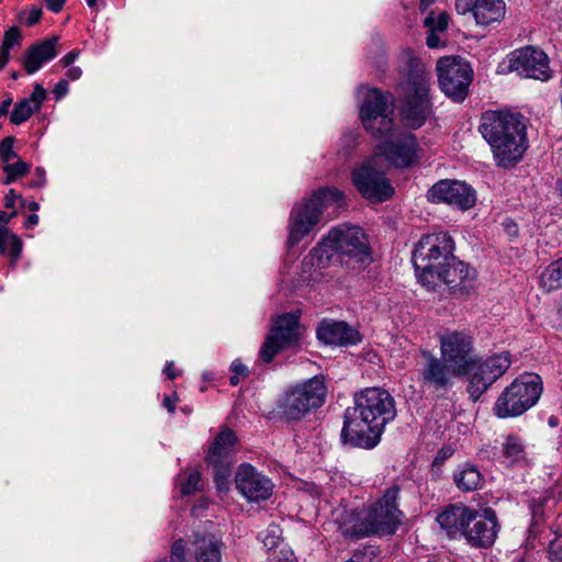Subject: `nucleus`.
Listing matches in <instances>:
<instances>
[{"instance_id": "f257e3e1", "label": "nucleus", "mask_w": 562, "mask_h": 562, "mask_svg": "<svg viewBox=\"0 0 562 562\" xmlns=\"http://www.w3.org/2000/svg\"><path fill=\"white\" fill-rule=\"evenodd\" d=\"M394 104L390 93L369 89L360 106L361 122L373 137L385 138L376 147V155L384 156L392 165L409 167L418 160L416 136L408 132H394Z\"/></svg>"}, {"instance_id": "f03ea898", "label": "nucleus", "mask_w": 562, "mask_h": 562, "mask_svg": "<svg viewBox=\"0 0 562 562\" xmlns=\"http://www.w3.org/2000/svg\"><path fill=\"white\" fill-rule=\"evenodd\" d=\"M395 416V401L389 391L366 387L355 394L353 406L345 411L341 441L351 447L372 449Z\"/></svg>"}, {"instance_id": "7ed1b4c3", "label": "nucleus", "mask_w": 562, "mask_h": 562, "mask_svg": "<svg viewBox=\"0 0 562 562\" xmlns=\"http://www.w3.org/2000/svg\"><path fill=\"white\" fill-rule=\"evenodd\" d=\"M479 130L498 167H514L528 148L527 125L520 113L485 112Z\"/></svg>"}, {"instance_id": "20e7f679", "label": "nucleus", "mask_w": 562, "mask_h": 562, "mask_svg": "<svg viewBox=\"0 0 562 562\" xmlns=\"http://www.w3.org/2000/svg\"><path fill=\"white\" fill-rule=\"evenodd\" d=\"M308 256L312 263L319 268L340 263L355 271L364 269L373 261L369 239L363 229L347 224L331 228Z\"/></svg>"}, {"instance_id": "39448f33", "label": "nucleus", "mask_w": 562, "mask_h": 562, "mask_svg": "<svg viewBox=\"0 0 562 562\" xmlns=\"http://www.w3.org/2000/svg\"><path fill=\"white\" fill-rule=\"evenodd\" d=\"M400 58L401 72L405 77V81L402 83L405 95L401 108V116L408 127L418 128L431 114L430 75L412 49L404 50Z\"/></svg>"}, {"instance_id": "423d86ee", "label": "nucleus", "mask_w": 562, "mask_h": 562, "mask_svg": "<svg viewBox=\"0 0 562 562\" xmlns=\"http://www.w3.org/2000/svg\"><path fill=\"white\" fill-rule=\"evenodd\" d=\"M400 491L398 485L386 488L380 499L344 524L342 533L356 539L394 535L403 517L397 504Z\"/></svg>"}, {"instance_id": "0eeeda50", "label": "nucleus", "mask_w": 562, "mask_h": 562, "mask_svg": "<svg viewBox=\"0 0 562 562\" xmlns=\"http://www.w3.org/2000/svg\"><path fill=\"white\" fill-rule=\"evenodd\" d=\"M454 241L446 233L428 234L420 238L413 251L412 261L419 282L435 289V274L445 265L453 261Z\"/></svg>"}, {"instance_id": "6e6552de", "label": "nucleus", "mask_w": 562, "mask_h": 562, "mask_svg": "<svg viewBox=\"0 0 562 562\" xmlns=\"http://www.w3.org/2000/svg\"><path fill=\"white\" fill-rule=\"evenodd\" d=\"M326 394L325 376L318 374L289 387L279 398L277 407L286 420H301L325 403Z\"/></svg>"}, {"instance_id": "1a4fd4ad", "label": "nucleus", "mask_w": 562, "mask_h": 562, "mask_svg": "<svg viewBox=\"0 0 562 562\" xmlns=\"http://www.w3.org/2000/svg\"><path fill=\"white\" fill-rule=\"evenodd\" d=\"M344 198L336 188H322L302 204L292 209L289 223V246L297 245L317 224L325 205L338 203Z\"/></svg>"}, {"instance_id": "9d476101", "label": "nucleus", "mask_w": 562, "mask_h": 562, "mask_svg": "<svg viewBox=\"0 0 562 562\" xmlns=\"http://www.w3.org/2000/svg\"><path fill=\"white\" fill-rule=\"evenodd\" d=\"M541 392L542 383L539 375H521L503 391L493 411L499 418L519 416L538 402Z\"/></svg>"}, {"instance_id": "9b49d317", "label": "nucleus", "mask_w": 562, "mask_h": 562, "mask_svg": "<svg viewBox=\"0 0 562 562\" xmlns=\"http://www.w3.org/2000/svg\"><path fill=\"white\" fill-rule=\"evenodd\" d=\"M440 356L452 368L454 376H465L471 372L476 356L474 339L469 331L446 329L441 333Z\"/></svg>"}, {"instance_id": "f8f14e48", "label": "nucleus", "mask_w": 562, "mask_h": 562, "mask_svg": "<svg viewBox=\"0 0 562 562\" xmlns=\"http://www.w3.org/2000/svg\"><path fill=\"white\" fill-rule=\"evenodd\" d=\"M510 363L509 352H501L486 359L476 355L471 372L468 374L467 390L470 397L476 402L509 369Z\"/></svg>"}, {"instance_id": "ddd939ff", "label": "nucleus", "mask_w": 562, "mask_h": 562, "mask_svg": "<svg viewBox=\"0 0 562 562\" xmlns=\"http://www.w3.org/2000/svg\"><path fill=\"white\" fill-rule=\"evenodd\" d=\"M438 81L442 92L453 101H463L472 81V68L461 57L446 56L437 63Z\"/></svg>"}, {"instance_id": "4468645a", "label": "nucleus", "mask_w": 562, "mask_h": 562, "mask_svg": "<svg viewBox=\"0 0 562 562\" xmlns=\"http://www.w3.org/2000/svg\"><path fill=\"white\" fill-rule=\"evenodd\" d=\"M351 180L361 196L370 202L380 203L394 194V188L385 175L373 162L367 161L351 173Z\"/></svg>"}, {"instance_id": "2eb2a0df", "label": "nucleus", "mask_w": 562, "mask_h": 562, "mask_svg": "<svg viewBox=\"0 0 562 562\" xmlns=\"http://www.w3.org/2000/svg\"><path fill=\"white\" fill-rule=\"evenodd\" d=\"M297 328L299 317L294 314L278 316L260 348V358L265 362H270L280 350L295 344L299 340Z\"/></svg>"}, {"instance_id": "dca6fc26", "label": "nucleus", "mask_w": 562, "mask_h": 562, "mask_svg": "<svg viewBox=\"0 0 562 562\" xmlns=\"http://www.w3.org/2000/svg\"><path fill=\"white\" fill-rule=\"evenodd\" d=\"M508 67L525 78L547 81L552 76L547 54L532 46L514 50L509 55Z\"/></svg>"}, {"instance_id": "f3484780", "label": "nucleus", "mask_w": 562, "mask_h": 562, "mask_svg": "<svg viewBox=\"0 0 562 562\" xmlns=\"http://www.w3.org/2000/svg\"><path fill=\"white\" fill-rule=\"evenodd\" d=\"M427 199L432 203H446L464 211L474 206L476 194L465 182L443 179L428 190Z\"/></svg>"}, {"instance_id": "a211bd4d", "label": "nucleus", "mask_w": 562, "mask_h": 562, "mask_svg": "<svg viewBox=\"0 0 562 562\" xmlns=\"http://www.w3.org/2000/svg\"><path fill=\"white\" fill-rule=\"evenodd\" d=\"M434 277L435 286L438 282H443L456 296L469 295L475 289V269L460 261L456 256L453 261L450 260L449 265H445Z\"/></svg>"}, {"instance_id": "6ab92c4d", "label": "nucleus", "mask_w": 562, "mask_h": 562, "mask_svg": "<svg viewBox=\"0 0 562 562\" xmlns=\"http://www.w3.org/2000/svg\"><path fill=\"white\" fill-rule=\"evenodd\" d=\"M498 530L497 517L492 508L475 509L463 539L473 548L487 549L494 544Z\"/></svg>"}, {"instance_id": "aec40b11", "label": "nucleus", "mask_w": 562, "mask_h": 562, "mask_svg": "<svg viewBox=\"0 0 562 562\" xmlns=\"http://www.w3.org/2000/svg\"><path fill=\"white\" fill-rule=\"evenodd\" d=\"M236 488L249 502H260L272 494V482L248 463L241 464L235 476Z\"/></svg>"}, {"instance_id": "412c9836", "label": "nucleus", "mask_w": 562, "mask_h": 562, "mask_svg": "<svg viewBox=\"0 0 562 562\" xmlns=\"http://www.w3.org/2000/svg\"><path fill=\"white\" fill-rule=\"evenodd\" d=\"M454 7L459 14L471 13L482 26L499 23L506 13L503 0H456Z\"/></svg>"}, {"instance_id": "4be33fe9", "label": "nucleus", "mask_w": 562, "mask_h": 562, "mask_svg": "<svg viewBox=\"0 0 562 562\" xmlns=\"http://www.w3.org/2000/svg\"><path fill=\"white\" fill-rule=\"evenodd\" d=\"M475 508L454 503L445 506L437 516V522L450 539H463Z\"/></svg>"}, {"instance_id": "5701e85b", "label": "nucleus", "mask_w": 562, "mask_h": 562, "mask_svg": "<svg viewBox=\"0 0 562 562\" xmlns=\"http://www.w3.org/2000/svg\"><path fill=\"white\" fill-rule=\"evenodd\" d=\"M425 364L420 370L422 385L435 390H446L452 385V368L441 357L437 358L429 351H423Z\"/></svg>"}, {"instance_id": "b1692460", "label": "nucleus", "mask_w": 562, "mask_h": 562, "mask_svg": "<svg viewBox=\"0 0 562 562\" xmlns=\"http://www.w3.org/2000/svg\"><path fill=\"white\" fill-rule=\"evenodd\" d=\"M316 335L326 345L348 346L360 341L359 333L345 322L323 321Z\"/></svg>"}, {"instance_id": "393cba45", "label": "nucleus", "mask_w": 562, "mask_h": 562, "mask_svg": "<svg viewBox=\"0 0 562 562\" xmlns=\"http://www.w3.org/2000/svg\"><path fill=\"white\" fill-rule=\"evenodd\" d=\"M58 37L45 38L29 47L23 57V67L29 75L38 71L45 63L53 60L57 54Z\"/></svg>"}, {"instance_id": "a878e982", "label": "nucleus", "mask_w": 562, "mask_h": 562, "mask_svg": "<svg viewBox=\"0 0 562 562\" xmlns=\"http://www.w3.org/2000/svg\"><path fill=\"white\" fill-rule=\"evenodd\" d=\"M237 442L236 434L228 428H224L214 439L210 447L206 461L220 462L232 461V454Z\"/></svg>"}, {"instance_id": "bb28decb", "label": "nucleus", "mask_w": 562, "mask_h": 562, "mask_svg": "<svg viewBox=\"0 0 562 562\" xmlns=\"http://www.w3.org/2000/svg\"><path fill=\"white\" fill-rule=\"evenodd\" d=\"M449 14L445 11L436 14L431 11L424 21V25L428 29L426 44L429 48H437L440 46L441 41L438 33H442L448 29Z\"/></svg>"}, {"instance_id": "cd10ccee", "label": "nucleus", "mask_w": 562, "mask_h": 562, "mask_svg": "<svg viewBox=\"0 0 562 562\" xmlns=\"http://www.w3.org/2000/svg\"><path fill=\"white\" fill-rule=\"evenodd\" d=\"M457 487L463 492H471L480 488L483 484V476L479 469L472 464H464L453 475Z\"/></svg>"}, {"instance_id": "c85d7f7f", "label": "nucleus", "mask_w": 562, "mask_h": 562, "mask_svg": "<svg viewBox=\"0 0 562 562\" xmlns=\"http://www.w3.org/2000/svg\"><path fill=\"white\" fill-rule=\"evenodd\" d=\"M193 546L196 562L221 561L220 544L214 537H196Z\"/></svg>"}, {"instance_id": "c756f323", "label": "nucleus", "mask_w": 562, "mask_h": 562, "mask_svg": "<svg viewBox=\"0 0 562 562\" xmlns=\"http://www.w3.org/2000/svg\"><path fill=\"white\" fill-rule=\"evenodd\" d=\"M502 456L508 464L525 460V445L521 438L516 435H507L502 443Z\"/></svg>"}, {"instance_id": "7c9ffc66", "label": "nucleus", "mask_w": 562, "mask_h": 562, "mask_svg": "<svg viewBox=\"0 0 562 562\" xmlns=\"http://www.w3.org/2000/svg\"><path fill=\"white\" fill-rule=\"evenodd\" d=\"M540 286L546 292H552L562 288V266L559 260L552 261L540 274Z\"/></svg>"}, {"instance_id": "2f4dec72", "label": "nucleus", "mask_w": 562, "mask_h": 562, "mask_svg": "<svg viewBox=\"0 0 562 562\" xmlns=\"http://www.w3.org/2000/svg\"><path fill=\"white\" fill-rule=\"evenodd\" d=\"M213 468L214 481L220 491L228 488V479L231 476L232 461L207 462Z\"/></svg>"}, {"instance_id": "473e14b6", "label": "nucleus", "mask_w": 562, "mask_h": 562, "mask_svg": "<svg viewBox=\"0 0 562 562\" xmlns=\"http://www.w3.org/2000/svg\"><path fill=\"white\" fill-rule=\"evenodd\" d=\"M34 112L36 111L32 106L31 100L23 99L20 102L15 103L10 114V122L14 125H20L27 121Z\"/></svg>"}, {"instance_id": "72a5a7b5", "label": "nucleus", "mask_w": 562, "mask_h": 562, "mask_svg": "<svg viewBox=\"0 0 562 562\" xmlns=\"http://www.w3.org/2000/svg\"><path fill=\"white\" fill-rule=\"evenodd\" d=\"M30 165L23 161L22 159H18L15 162H8L3 166V171L7 177L4 180L5 184H10L14 182L18 178L23 177L30 172Z\"/></svg>"}, {"instance_id": "f704fd0d", "label": "nucleus", "mask_w": 562, "mask_h": 562, "mask_svg": "<svg viewBox=\"0 0 562 562\" xmlns=\"http://www.w3.org/2000/svg\"><path fill=\"white\" fill-rule=\"evenodd\" d=\"M7 246L9 247V254L12 257V259L18 260L21 256L23 247L21 238L16 234L9 232L8 235H3L2 237V246L0 248V254L5 252Z\"/></svg>"}, {"instance_id": "c9c22d12", "label": "nucleus", "mask_w": 562, "mask_h": 562, "mask_svg": "<svg viewBox=\"0 0 562 562\" xmlns=\"http://www.w3.org/2000/svg\"><path fill=\"white\" fill-rule=\"evenodd\" d=\"M282 541V530L278 525H270L261 533V542L268 550L277 549Z\"/></svg>"}, {"instance_id": "e433bc0d", "label": "nucleus", "mask_w": 562, "mask_h": 562, "mask_svg": "<svg viewBox=\"0 0 562 562\" xmlns=\"http://www.w3.org/2000/svg\"><path fill=\"white\" fill-rule=\"evenodd\" d=\"M201 476L196 470H192L189 473H184L180 476L179 484L182 494H191L200 490Z\"/></svg>"}, {"instance_id": "4c0bfd02", "label": "nucleus", "mask_w": 562, "mask_h": 562, "mask_svg": "<svg viewBox=\"0 0 562 562\" xmlns=\"http://www.w3.org/2000/svg\"><path fill=\"white\" fill-rule=\"evenodd\" d=\"M14 140L13 136H8L0 143V159L4 165L18 157V154L13 149Z\"/></svg>"}, {"instance_id": "58836bf2", "label": "nucleus", "mask_w": 562, "mask_h": 562, "mask_svg": "<svg viewBox=\"0 0 562 562\" xmlns=\"http://www.w3.org/2000/svg\"><path fill=\"white\" fill-rule=\"evenodd\" d=\"M351 558L357 562H378L379 550L373 546H368L356 550Z\"/></svg>"}, {"instance_id": "ea45409f", "label": "nucleus", "mask_w": 562, "mask_h": 562, "mask_svg": "<svg viewBox=\"0 0 562 562\" xmlns=\"http://www.w3.org/2000/svg\"><path fill=\"white\" fill-rule=\"evenodd\" d=\"M21 40L22 35L19 27L12 26L8 31H5L1 46L11 49L13 46L19 45L21 43Z\"/></svg>"}, {"instance_id": "a19ab883", "label": "nucleus", "mask_w": 562, "mask_h": 562, "mask_svg": "<svg viewBox=\"0 0 562 562\" xmlns=\"http://www.w3.org/2000/svg\"><path fill=\"white\" fill-rule=\"evenodd\" d=\"M548 559L550 562H562V537H558L550 542Z\"/></svg>"}, {"instance_id": "79ce46f5", "label": "nucleus", "mask_w": 562, "mask_h": 562, "mask_svg": "<svg viewBox=\"0 0 562 562\" xmlns=\"http://www.w3.org/2000/svg\"><path fill=\"white\" fill-rule=\"evenodd\" d=\"M45 98H46L45 89L40 83H36L34 86V90H33L31 97L26 98L25 100H31L32 106L35 109V111H38L41 109V105L44 102Z\"/></svg>"}, {"instance_id": "37998d69", "label": "nucleus", "mask_w": 562, "mask_h": 562, "mask_svg": "<svg viewBox=\"0 0 562 562\" xmlns=\"http://www.w3.org/2000/svg\"><path fill=\"white\" fill-rule=\"evenodd\" d=\"M171 559L179 562H187L184 559V542L182 539L177 540L171 548Z\"/></svg>"}, {"instance_id": "c03bdc74", "label": "nucleus", "mask_w": 562, "mask_h": 562, "mask_svg": "<svg viewBox=\"0 0 562 562\" xmlns=\"http://www.w3.org/2000/svg\"><path fill=\"white\" fill-rule=\"evenodd\" d=\"M278 562H294L295 555L289 547H282L276 554Z\"/></svg>"}, {"instance_id": "a18cd8bd", "label": "nucleus", "mask_w": 562, "mask_h": 562, "mask_svg": "<svg viewBox=\"0 0 562 562\" xmlns=\"http://www.w3.org/2000/svg\"><path fill=\"white\" fill-rule=\"evenodd\" d=\"M68 81L66 79H61L59 80L56 85H55V88L53 90L56 99H61L64 98L67 92H68Z\"/></svg>"}, {"instance_id": "49530a36", "label": "nucleus", "mask_w": 562, "mask_h": 562, "mask_svg": "<svg viewBox=\"0 0 562 562\" xmlns=\"http://www.w3.org/2000/svg\"><path fill=\"white\" fill-rule=\"evenodd\" d=\"M35 175H36V179L31 181L30 187H32V188L43 187L46 182L44 169L41 167H37L35 169Z\"/></svg>"}, {"instance_id": "de8ad7c7", "label": "nucleus", "mask_w": 562, "mask_h": 562, "mask_svg": "<svg viewBox=\"0 0 562 562\" xmlns=\"http://www.w3.org/2000/svg\"><path fill=\"white\" fill-rule=\"evenodd\" d=\"M41 16H42V9L40 8H33L30 12H29V16L26 19V24L29 26H32L34 24H36L40 20H41Z\"/></svg>"}, {"instance_id": "09e8293b", "label": "nucleus", "mask_w": 562, "mask_h": 562, "mask_svg": "<svg viewBox=\"0 0 562 562\" xmlns=\"http://www.w3.org/2000/svg\"><path fill=\"white\" fill-rule=\"evenodd\" d=\"M67 0H46V7L49 11L58 13L64 8Z\"/></svg>"}, {"instance_id": "8fccbe9b", "label": "nucleus", "mask_w": 562, "mask_h": 562, "mask_svg": "<svg viewBox=\"0 0 562 562\" xmlns=\"http://www.w3.org/2000/svg\"><path fill=\"white\" fill-rule=\"evenodd\" d=\"M79 56L78 50H71L67 55H65L59 63L63 65V67L70 66Z\"/></svg>"}, {"instance_id": "3c124183", "label": "nucleus", "mask_w": 562, "mask_h": 562, "mask_svg": "<svg viewBox=\"0 0 562 562\" xmlns=\"http://www.w3.org/2000/svg\"><path fill=\"white\" fill-rule=\"evenodd\" d=\"M232 370L237 375L246 376L248 373L247 367L238 360L233 361Z\"/></svg>"}, {"instance_id": "603ef678", "label": "nucleus", "mask_w": 562, "mask_h": 562, "mask_svg": "<svg viewBox=\"0 0 562 562\" xmlns=\"http://www.w3.org/2000/svg\"><path fill=\"white\" fill-rule=\"evenodd\" d=\"M19 196L15 194V191L13 189H10L9 192L7 193L5 198H4V205L5 207L8 209H12L14 206V203H15V200L18 199Z\"/></svg>"}, {"instance_id": "864d4df0", "label": "nucleus", "mask_w": 562, "mask_h": 562, "mask_svg": "<svg viewBox=\"0 0 562 562\" xmlns=\"http://www.w3.org/2000/svg\"><path fill=\"white\" fill-rule=\"evenodd\" d=\"M10 59V48L0 47V69L4 68Z\"/></svg>"}, {"instance_id": "5fc2aeb1", "label": "nucleus", "mask_w": 562, "mask_h": 562, "mask_svg": "<svg viewBox=\"0 0 562 562\" xmlns=\"http://www.w3.org/2000/svg\"><path fill=\"white\" fill-rule=\"evenodd\" d=\"M82 70L79 67H71L67 70L66 77L69 80H77L81 77Z\"/></svg>"}, {"instance_id": "6e6d98bb", "label": "nucleus", "mask_w": 562, "mask_h": 562, "mask_svg": "<svg viewBox=\"0 0 562 562\" xmlns=\"http://www.w3.org/2000/svg\"><path fill=\"white\" fill-rule=\"evenodd\" d=\"M165 373L167 374L168 379L175 380L177 378V371L173 367V362H168L164 369Z\"/></svg>"}, {"instance_id": "4d7b16f0", "label": "nucleus", "mask_w": 562, "mask_h": 562, "mask_svg": "<svg viewBox=\"0 0 562 562\" xmlns=\"http://www.w3.org/2000/svg\"><path fill=\"white\" fill-rule=\"evenodd\" d=\"M12 104V98H8L0 103V115L4 116L9 112V108Z\"/></svg>"}, {"instance_id": "13d9d810", "label": "nucleus", "mask_w": 562, "mask_h": 562, "mask_svg": "<svg viewBox=\"0 0 562 562\" xmlns=\"http://www.w3.org/2000/svg\"><path fill=\"white\" fill-rule=\"evenodd\" d=\"M37 223H38V216L36 214H31L27 216L24 226H25V228H32Z\"/></svg>"}, {"instance_id": "bf43d9fd", "label": "nucleus", "mask_w": 562, "mask_h": 562, "mask_svg": "<svg viewBox=\"0 0 562 562\" xmlns=\"http://www.w3.org/2000/svg\"><path fill=\"white\" fill-rule=\"evenodd\" d=\"M164 406L168 409L169 413H173L176 409L175 401L169 396L165 397Z\"/></svg>"}, {"instance_id": "052dcab7", "label": "nucleus", "mask_w": 562, "mask_h": 562, "mask_svg": "<svg viewBox=\"0 0 562 562\" xmlns=\"http://www.w3.org/2000/svg\"><path fill=\"white\" fill-rule=\"evenodd\" d=\"M436 0H420V9L426 10L430 4H432Z\"/></svg>"}, {"instance_id": "680f3d73", "label": "nucleus", "mask_w": 562, "mask_h": 562, "mask_svg": "<svg viewBox=\"0 0 562 562\" xmlns=\"http://www.w3.org/2000/svg\"><path fill=\"white\" fill-rule=\"evenodd\" d=\"M27 207H29L30 211L35 212V211H37L40 209V205H38L37 202L32 201V202H30L27 204Z\"/></svg>"}, {"instance_id": "e2e57ef3", "label": "nucleus", "mask_w": 562, "mask_h": 562, "mask_svg": "<svg viewBox=\"0 0 562 562\" xmlns=\"http://www.w3.org/2000/svg\"><path fill=\"white\" fill-rule=\"evenodd\" d=\"M229 382L232 385L236 386L239 383V378L237 374L231 376Z\"/></svg>"}, {"instance_id": "0e129e2a", "label": "nucleus", "mask_w": 562, "mask_h": 562, "mask_svg": "<svg viewBox=\"0 0 562 562\" xmlns=\"http://www.w3.org/2000/svg\"><path fill=\"white\" fill-rule=\"evenodd\" d=\"M87 4H88L90 8H93V7L97 4V0H87Z\"/></svg>"}, {"instance_id": "69168bd1", "label": "nucleus", "mask_w": 562, "mask_h": 562, "mask_svg": "<svg viewBox=\"0 0 562 562\" xmlns=\"http://www.w3.org/2000/svg\"><path fill=\"white\" fill-rule=\"evenodd\" d=\"M532 514L536 516L537 513H538V508L535 506V504H532Z\"/></svg>"}]
</instances>
